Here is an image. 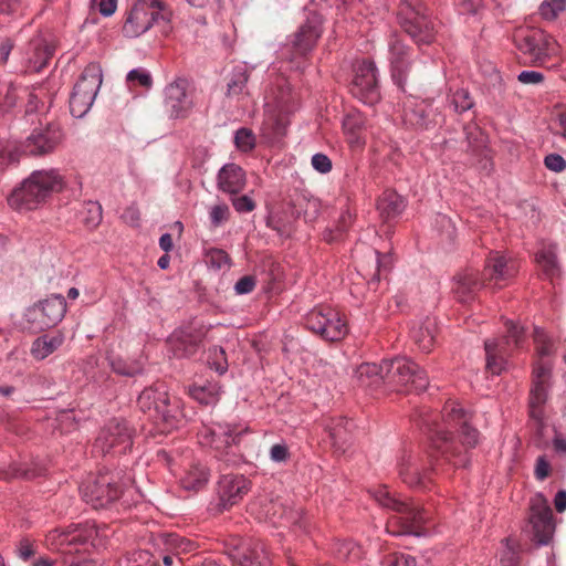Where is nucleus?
<instances>
[{"mask_svg": "<svg viewBox=\"0 0 566 566\" xmlns=\"http://www.w3.org/2000/svg\"><path fill=\"white\" fill-rule=\"evenodd\" d=\"M247 185L245 171L237 164L223 165L217 175V187L228 195H239Z\"/></svg>", "mask_w": 566, "mask_h": 566, "instance_id": "29", "label": "nucleus"}, {"mask_svg": "<svg viewBox=\"0 0 566 566\" xmlns=\"http://www.w3.org/2000/svg\"><path fill=\"white\" fill-rule=\"evenodd\" d=\"M518 272L514 259L500 251H491L485 260L482 279L492 289H502L512 281Z\"/></svg>", "mask_w": 566, "mask_h": 566, "instance_id": "20", "label": "nucleus"}, {"mask_svg": "<svg viewBox=\"0 0 566 566\" xmlns=\"http://www.w3.org/2000/svg\"><path fill=\"white\" fill-rule=\"evenodd\" d=\"M354 424L350 420L338 419L329 429V436L335 449L345 453L352 444V429Z\"/></svg>", "mask_w": 566, "mask_h": 566, "instance_id": "40", "label": "nucleus"}, {"mask_svg": "<svg viewBox=\"0 0 566 566\" xmlns=\"http://www.w3.org/2000/svg\"><path fill=\"white\" fill-rule=\"evenodd\" d=\"M209 218L211 226L213 228H218L224 222H227L230 218V208L227 203L221 202L213 205L209 209Z\"/></svg>", "mask_w": 566, "mask_h": 566, "instance_id": "55", "label": "nucleus"}, {"mask_svg": "<svg viewBox=\"0 0 566 566\" xmlns=\"http://www.w3.org/2000/svg\"><path fill=\"white\" fill-rule=\"evenodd\" d=\"M250 488V481L243 475L224 474L220 476L217 483V511L223 512L239 503Z\"/></svg>", "mask_w": 566, "mask_h": 566, "instance_id": "22", "label": "nucleus"}, {"mask_svg": "<svg viewBox=\"0 0 566 566\" xmlns=\"http://www.w3.org/2000/svg\"><path fill=\"white\" fill-rule=\"evenodd\" d=\"M195 88L190 81L179 76L164 88V107L170 118L179 119L189 116L195 107Z\"/></svg>", "mask_w": 566, "mask_h": 566, "instance_id": "16", "label": "nucleus"}, {"mask_svg": "<svg viewBox=\"0 0 566 566\" xmlns=\"http://www.w3.org/2000/svg\"><path fill=\"white\" fill-rule=\"evenodd\" d=\"M544 164L547 169L560 172L566 168V160L558 154H549L545 157Z\"/></svg>", "mask_w": 566, "mask_h": 566, "instance_id": "63", "label": "nucleus"}, {"mask_svg": "<svg viewBox=\"0 0 566 566\" xmlns=\"http://www.w3.org/2000/svg\"><path fill=\"white\" fill-rule=\"evenodd\" d=\"M382 566H417V560L406 553H392L385 557Z\"/></svg>", "mask_w": 566, "mask_h": 566, "instance_id": "56", "label": "nucleus"}, {"mask_svg": "<svg viewBox=\"0 0 566 566\" xmlns=\"http://www.w3.org/2000/svg\"><path fill=\"white\" fill-rule=\"evenodd\" d=\"M470 415L455 401H449L441 411V421L432 413L421 415V424L427 428L432 447L454 467H465L468 460L461 448H474L479 431L470 426Z\"/></svg>", "mask_w": 566, "mask_h": 566, "instance_id": "1", "label": "nucleus"}, {"mask_svg": "<svg viewBox=\"0 0 566 566\" xmlns=\"http://www.w3.org/2000/svg\"><path fill=\"white\" fill-rule=\"evenodd\" d=\"M133 444V431L123 419H112L101 429L94 450L102 455L109 452L125 453Z\"/></svg>", "mask_w": 566, "mask_h": 566, "instance_id": "18", "label": "nucleus"}, {"mask_svg": "<svg viewBox=\"0 0 566 566\" xmlns=\"http://www.w3.org/2000/svg\"><path fill=\"white\" fill-rule=\"evenodd\" d=\"M191 398L201 405H214L219 400V387L217 384L192 386L189 389Z\"/></svg>", "mask_w": 566, "mask_h": 566, "instance_id": "42", "label": "nucleus"}, {"mask_svg": "<svg viewBox=\"0 0 566 566\" xmlns=\"http://www.w3.org/2000/svg\"><path fill=\"white\" fill-rule=\"evenodd\" d=\"M248 432V427L243 424H231L216 422L203 426L198 437L203 447H209L218 452L227 450L240 442L241 437Z\"/></svg>", "mask_w": 566, "mask_h": 566, "instance_id": "19", "label": "nucleus"}, {"mask_svg": "<svg viewBox=\"0 0 566 566\" xmlns=\"http://www.w3.org/2000/svg\"><path fill=\"white\" fill-rule=\"evenodd\" d=\"M159 539L172 551L174 554L190 553L196 548V544L178 534H161Z\"/></svg>", "mask_w": 566, "mask_h": 566, "instance_id": "43", "label": "nucleus"}, {"mask_svg": "<svg viewBox=\"0 0 566 566\" xmlns=\"http://www.w3.org/2000/svg\"><path fill=\"white\" fill-rule=\"evenodd\" d=\"M64 139L60 124L49 123L45 126L33 128L30 135L18 147L15 144H0V158L2 163H17L19 153L31 157L48 156L56 150Z\"/></svg>", "mask_w": 566, "mask_h": 566, "instance_id": "6", "label": "nucleus"}, {"mask_svg": "<svg viewBox=\"0 0 566 566\" xmlns=\"http://www.w3.org/2000/svg\"><path fill=\"white\" fill-rule=\"evenodd\" d=\"M534 342L541 360L536 363L533 369V386L530 392V415L533 419L541 421L543 419V406L547 400L552 376V364L548 360H544V358L554 353V346L545 331L539 327L534 328Z\"/></svg>", "mask_w": 566, "mask_h": 566, "instance_id": "7", "label": "nucleus"}, {"mask_svg": "<svg viewBox=\"0 0 566 566\" xmlns=\"http://www.w3.org/2000/svg\"><path fill=\"white\" fill-rule=\"evenodd\" d=\"M118 480L119 474L111 471L88 476L80 486L83 500L96 510L107 507L123 492L124 484H119Z\"/></svg>", "mask_w": 566, "mask_h": 566, "instance_id": "9", "label": "nucleus"}, {"mask_svg": "<svg viewBox=\"0 0 566 566\" xmlns=\"http://www.w3.org/2000/svg\"><path fill=\"white\" fill-rule=\"evenodd\" d=\"M137 403L139 409L149 413L155 422H163L170 427L176 424L181 415L179 400L169 396L164 382H156L145 388L138 396Z\"/></svg>", "mask_w": 566, "mask_h": 566, "instance_id": "8", "label": "nucleus"}, {"mask_svg": "<svg viewBox=\"0 0 566 566\" xmlns=\"http://www.w3.org/2000/svg\"><path fill=\"white\" fill-rule=\"evenodd\" d=\"M234 144L240 151L248 153L255 147V136L249 128H239L234 134Z\"/></svg>", "mask_w": 566, "mask_h": 566, "instance_id": "54", "label": "nucleus"}, {"mask_svg": "<svg viewBox=\"0 0 566 566\" xmlns=\"http://www.w3.org/2000/svg\"><path fill=\"white\" fill-rule=\"evenodd\" d=\"M357 378L360 384L366 387L378 386L381 382H387V375L385 371V360L379 364L365 363L361 364L356 370Z\"/></svg>", "mask_w": 566, "mask_h": 566, "instance_id": "39", "label": "nucleus"}, {"mask_svg": "<svg viewBox=\"0 0 566 566\" xmlns=\"http://www.w3.org/2000/svg\"><path fill=\"white\" fill-rule=\"evenodd\" d=\"M109 365L114 373L122 375V376H127V377H133L137 374H140L143 370V368L139 364L127 363L126 360H124L119 357L111 358Z\"/></svg>", "mask_w": 566, "mask_h": 566, "instance_id": "52", "label": "nucleus"}, {"mask_svg": "<svg viewBox=\"0 0 566 566\" xmlns=\"http://www.w3.org/2000/svg\"><path fill=\"white\" fill-rule=\"evenodd\" d=\"M232 196L233 197L231 198V203L237 212L247 213L253 211L256 208L255 201L251 195Z\"/></svg>", "mask_w": 566, "mask_h": 566, "instance_id": "57", "label": "nucleus"}, {"mask_svg": "<svg viewBox=\"0 0 566 566\" xmlns=\"http://www.w3.org/2000/svg\"><path fill=\"white\" fill-rule=\"evenodd\" d=\"M305 327L323 339L337 342L343 339L348 327L338 311L329 306H317L304 316Z\"/></svg>", "mask_w": 566, "mask_h": 566, "instance_id": "12", "label": "nucleus"}, {"mask_svg": "<svg viewBox=\"0 0 566 566\" xmlns=\"http://www.w3.org/2000/svg\"><path fill=\"white\" fill-rule=\"evenodd\" d=\"M431 114L430 104L426 101H418L412 96L403 101V122L417 128H426Z\"/></svg>", "mask_w": 566, "mask_h": 566, "instance_id": "31", "label": "nucleus"}, {"mask_svg": "<svg viewBox=\"0 0 566 566\" xmlns=\"http://www.w3.org/2000/svg\"><path fill=\"white\" fill-rule=\"evenodd\" d=\"M321 34L322 29L318 17H308L290 38V43L293 49L290 61L294 62L296 57H305L314 49Z\"/></svg>", "mask_w": 566, "mask_h": 566, "instance_id": "24", "label": "nucleus"}, {"mask_svg": "<svg viewBox=\"0 0 566 566\" xmlns=\"http://www.w3.org/2000/svg\"><path fill=\"white\" fill-rule=\"evenodd\" d=\"M436 329V319L431 317L412 327L411 337L420 350L429 353L433 348Z\"/></svg>", "mask_w": 566, "mask_h": 566, "instance_id": "36", "label": "nucleus"}, {"mask_svg": "<svg viewBox=\"0 0 566 566\" xmlns=\"http://www.w3.org/2000/svg\"><path fill=\"white\" fill-rule=\"evenodd\" d=\"M363 124L364 122L359 114H347L344 117L343 129L352 146H361L364 144V138L360 136Z\"/></svg>", "mask_w": 566, "mask_h": 566, "instance_id": "41", "label": "nucleus"}, {"mask_svg": "<svg viewBox=\"0 0 566 566\" xmlns=\"http://www.w3.org/2000/svg\"><path fill=\"white\" fill-rule=\"evenodd\" d=\"M289 126V116L282 109H276L266 105L264 119L262 123V133L270 139H276L285 135Z\"/></svg>", "mask_w": 566, "mask_h": 566, "instance_id": "32", "label": "nucleus"}, {"mask_svg": "<svg viewBox=\"0 0 566 566\" xmlns=\"http://www.w3.org/2000/svg\"><path fill=\"white\" fill-rule=\"evenodd\" d=\"M401 27L415 42L428 44L434 40L436 31L431 20L424 14L420 0H401Z\"/></svg>", "mask_w": 566, "mask_h": 566, "instance_id": "14", "label": "nucleus"}, {"mask_svg": "<svg viewBox=\"0 0 566 566\" xmlns=\"http://www.w3.org/2000/svg\"><path fill=\"white\" fill-rule=\"evenodd\" d=\"M270 459L275 463H285L290 457V449L284 441L275 443L269 451Z\"/></svg>", "mask_w": 566, "mask_h": 566, "instance_id": "58", "label": "nucleus"}, {"mask_svg": "<svg viewBox=\"0 0 566 566\" xmlns=\"http://www.w3.org/2000/svg\"><path fill=\"white\" fill-rule=\"evenodd\" d=\"M107 527L99 528L95 522L85 521L78 524H71L66 528H55L45 537L50 549L61 552L64 557L61 566H97L96 563L72 556L73 551L78 552L76 546L91 544L94 547L102 546L107 538Z\"/></svg>", "mask_w": 566, "mask_h": 566, "instance_id": "2", "label": "nucleus"}, {"mask_svg": "<svg viewBox=\"0 0 566 566\" xmlns=\"http://www.w3.org/2000/svg\"><path fill=\"white\" fill-rule=\"evenodd\" d=\"M334 554L340 562L355 564L360 558L361 549L356 543L347 541L337 544Z\"/></svg>", "mask_w": 566, "mask_h": 566, "instance_id": "45", "label": "nucleus"}, {"mask_svg": "<svg viewBox=\"0 0 566 566\" xmlns=\"http://www.w3.org/2000/svg\"><path fill=\"white\" fill-rule=\"evenodd\" d=\"M117 566H158V560L147 551H137L120 558Z\"/></svg>", "mask_w": 566, "mask_h": 566, "instance_id": "47", "label": "nucleus"}, {"mask_svg": "<svg viewBox=\"0 0 566 566\" xmlns=\"http://www.w3.org/2000/svg\"><path fill=\"white\" fill-rule=\"evenodd\" d=\"M248 72L244 67L239 66L235 67L232 72L231 78L227 85V95L228 96H238L242 94L245 90L248 83Z\"/></svg>", "mask_w": 566, "mask_h": 566, "instance_id": "46", "label": "nucleus"}, {"mask_svg": "<svg viewBox=\"0 0 566 566\" xmlns=\"http://www.w3.org/2000/svg\"><path fill=\"white\" fill-rule=\"evenodd\" d=\"M352 93L364 104L374 105L379 101L378 72L373 61H363L356 65Z\"/></svg>", "mask_w": 566, "mask_h": 566, "instance_id": "21", "label": "nucleus"}, {"mask_svg": "<svg viewBox=\"0 0 566 566\" xmlns=\"http://www.w3.org/2000/svg\"><path fill=\"white\" fill-rule=\"evenodd\" d=\"M127 81L138 82L140 86L149 88L153 85V78L148 71L143 69H134L128 72Z\"/></svg>", "mask_w": 566, "mask_h": 566, "instance_id": "61", "label": "nucleus"}, {"mask_svg": "<svg viewBox=\"0 0 566 566\" xmlns=\"http://www.w3.org/2000/svg\"><path fill=\"white\" fill-rule=\"evenodd\" d=\"M484 284L478 272L469 269L454 276L452 291L459 302L465 303L471 301Z\"/></svg>", "mask_w": 566, "mask_h": 566, "instance_id": "30", "label": "nucleus"}, {"mask_svg": "<svg viewBox=\"0 0 566 566\" xmlns=\"http://www.w3.org/2000/svg\"><path fill=\"white\" fill-rule=\"evenodd\" d=\"M514 43L534 65H543L558 53L557 42L541 29L517 30Z\"/></svg>", "mask_w": 566, "mask_h": 566, "instance_id": "10", "label": "nucleus"}, {"mask_svg": "<svg viewBox=\"0 0 566 566\" xmlns=\"http://www.w3.org/2000/svg\"><path fill=\"white\" fill-rule=\"evenodd\" d=\"M206 263L214 270H222L230 268L231 259L226 251L212 248L206 253Z\"/></svg>", "mask_w": 566, "mask_h": 566, "instance_id": "49", "label": "nucleus"}, {"mask_svg": "<svg viewBox=\"0 0 566 566\" xmlns=\"http://www.w3.org/2000/svg\"><path fill=\"white\" fill-rule=\"evenodd\" d=\"M19 91L28 93L27 90H20L12 83L0 85V111L9 112L17 105L18 99L21 97Z\"/></svg>", "mask_w": 566, "mask_h": 566, "instance_id": "44", "label": "nucleus"}, {"mask_svg": "<svg viewBox=\"0 0 566 566\" xmlns=\"http://www.w3.org/2000/svg\"><path fill=\"white\" fill-rule=\"evenodd\" d=\"M530 523L533 530L532 539L539 546L547 545L553 537L555 524L552 509L542 496L531 505Z\"/></svg>", "mask_w": 566, "mask_h": 566, "instance_id": "23", "label": "nucleus"}, {"mask_svg": "<svg viewBox=\"0 0 566 566\" xmlns=\"http://www.w3.org/2000/svg\"><path fill=\"white\" fill-rule=\"evenodd\" d=\"M63 187V177L56 169L35 170L13 189L8 203L15 210H32Z\"/></svg>", "mask_w": 566, "mask_h": 566, "instance_id": "4", "label": "nucleus"}, {"mask_svg": "<svg viewBox=\"0 0 566 566\" xmlns=\"http://www.w3.org/2000/svg\"><path fill=\"white\" fill-rule=\"evenodd\" d=\"M209 470L202 464H193L185 471L180 479V485L189 492H199L209 481Z\"/></svg>", "mask_w": 566, "mask_h": 566, "instance_id": "38", "label": "nucleus"}, {"mask_svg": "<svg viewBox=\"0 0 566 566\" xmlns=\"http://www.w3.org/2000/svg\"><path fill=\"white\" fill-rule=\"evenodd\" d=\"M65 336L57 331L36 337L31 345V355L36 360H43L55 353L64 343Z\"/></svg>", "mask_w": 566, "mask_h": 566, "instance_id": "35", "label": "nucleus"}, {"mask_svg": "<svg viewBox=\"0 0 566 566\" xmlns=\"http://www.w3.org/2000/svg\"><path fill=\"white\" fill-rule=\"evenodd\" d=\"M551 472V464L546 460L544 455H541L536 460L534 474L535 478L539 481H544Z\"/></svg>", "mask_w": 566, "mask_h": 566, "instance_id": "64", "label": "nucleus"}, {"mask_svg": "<svg viewBox=\"0 0 566 566\" xmlns=\"http://www.w3.org/2000/svg\"><path fill=\"white\" fill-rule=\"evenodd\" d=\"M172 13L161 0H137L125 13L122 32L124 36L135 39L158 25L163 35L171 32Z\"/></svg>", "mask_w": 566, "mask_h": 566, "instance_id": "5", "label": "nucleus"}, {"mask_svg": "<svg viewBox=\"0 0 566 566\" xmlns=\"http://www.w3.org/2000/svg\"><path fill=\"white\" fill-rule=\"evenodd\" d=\"M450 103L457 113H464L474 105L472 96L465 88H459L453 92L450 97Z\"/></svg>", "mask_w": 566, "mask_h": 566, "instance_id": "50", "label": "nucleus"}, {"mask_svg": "<svg viewBox=\"0 0 566 566\" xmlns=\"http://www.w3.org/2000/svg\"><path fill=\"white\" fill-rule=\"evenodd\" d=\"M102 70L98 64H88L76 81L70 96V111L82 118L91 109L102 84Z\"/></svg>", "mask_w": 566, "mask_h": 566, "instance_id": "11", "label": "nucleus"}, {"mask_svg": "<svg viewBox=\"0 0 566 566\" xmlns=\"http://www.w3.org/2000/svg\"><path fill=\"white\" fill-rule=\"evenodd\" d=\"M36 476V472L25 468L21 463L13 462L0 470V479L10 480L17 478L32 479Z\"/></svg>", "mask_w": 566, "mask_h": 566, "instance_id": "51", "label": "nucleus"}, {"mask_svg": "<svg viewBox=\"0 0 566 566\" xmlns=\"http://www.w3.org/2000/svg\"><path fill=\"white\" fill-rule=\"evenodd\" d=\"M506 329L504 340L488 339L484 342L486 368L493 375H500L505 369L507 364L504 358V355L507 354L506 346L514 345V347L518 348L523 345L525 339L523 326L509 321L506 323Z\"/></svg>", "mask_w": 566, "mask_h": 566, "instance_id": "17", "label": "nucleus"}, {"mask_svg": "<svg viewBox=\"0 0 566 566\" xmlns=\"http://www.w3.org/2000/svg\"><path fill=\"white\" fill-rule=\"evenodd\" d=\"M57 424L62 431L70 432L77 428V419L72 410H64L60 412L57 419Z\"/></svg>", "mask_w": 566, "mask_h": 566, "instance_id": "59", "label": "nucleus"}, {"mask_svg": "<svg viewBox=\"0 0 566 566\" xmlns=\"http://www.w3.org/2000/svg\"><path fill=\"white\" fill-rule=\"evenodd\" d=\"M203 335L205 333L202 328L197 331L195 334L188 333L186 331L175 333L169 339L174 355L177 357L191 356L196 353L197 348L201 344Z\"/></svg>", "mask_w": 566, "mask_h": 566, "instance_id": "33", "label": "nucleus"}, {"mask_svg": "<svg viewBox=\"0 0 566 566\" xmlns=\"http://www.w3.org/2000/svg\"><path fill=\"white\" fill-rule=\"evenodd\" d=\"M54 54V46L42 35H34L24 48L23 60L27 71L40 72Z\"/></svg>", "mask_w": 566, "mask_h": 566, "instance_id": "26", "label": "nucleus"}, {"mask_svg": "<svg viewBox=\"0 0 566 566\" xmlns=\"http://www.w3.org/2000/svg\"><path fill=\"white\" fill-rule=\"evenodd\" d=\"M229 558L240 566H270V557L263 543L258 539H247L228 551Z\"/></svg>", "mask_w": 566, "mask_h": 566, "instance_id": "25", "label": "nucleus"}, {"mask_svg": "<svg viewBox=\"0 0 566 566\" xmlns=\"http://www.w3.org/2000/svg\"><path fill=\"white\" fill-rule=\"evenodd\" d=\"M312 167L319 174H328L333 164L329 157L323 153H316L312 156L311 159Z\"/></svg>", "mask_w": 566, "mask_h": 566, "instance_id": "60", "label": "nucleus"}, {"mask_svg": "<svg viewBox=\"0 0 566 566\" xmlns=\"http://www.w3.org/2000/svg\"><path fill=\"white\" fill-rule=\"evenodd\" d=\"M565 9L566 0H544L538 8V13L544 20L554 21Z\"/></svg>", "mask_w": 566, "mask_h": 566, "instance_id": "48", "label": "nucleus"}, {"mask_svg": "<svg viewBox=\"0 0 566 566\" xmlns=\"http://www.w3.org/2000/svg\"><path fill=\"white\" fill-rule=\"evenodd\" d=\"M84 223L90 229H95L103 219V209L97 201H87L85 203Z\"/></svg>", "mask_w": 566, "mask_h": 566, "instance_id": "53", "label": "nucleus"}, {"mask_svg": "<svg viewBox=\"0 0 566 566\" xmlns=\"http://www.w3.org/2000/svg\"><path fill=\"white\" fill-rule=\"evenodd\" d=\"M535 262L547 280L553 282L560 276L562 271L557 260V249L555 244L542 245L535 254Z\"/></svg>", "mask_w": 566, "mask_h": 566, "instance_id": "34", "label": "nucleus"}, {"mask_svg": "<svg viewBox=\"0 0 566 566\" xmlns=\"http://www.w3.org/2000/svg\"><path fill=\"white\" fill-rule=\"evenodd\" d=\"M405 208V199L394 190L384 191L377 201V209L386 220L397 218L403 212Z\"/></svg>", "mask_w": 566, "mask_h": 566, "instance_id": "37", "label": "nucleus"}, {"mask_svg": "<svg viewBox=\"0 0 566 566\" xmlns=\"http://www.w3.org/2000/svg\"><path fill=\"white\" fill-rule=\"evenodd\" d=\"M467 139L469 145L476 150L484 145V136L479 127H467L465 128Z\"/></svg>", "mask_w": 566, "mask_h": 566, "instance_id": "62", "label": "nucleus"}, {"mask_svg": "<svg viewBox=\"0 0 566 566\" xmlns=\"http://www.w3.org/2000/svg\"><path fill=\"white\" fill-rule=\"evenodd\" d=\"M387 382L400 387H410V390L423 391L429 385L426 371L413 360L407 357L385 359Z\"/></svg>", "mask_w": 566, "mask_h": 566, "instance_id": "15", "label": "nucleus"}, {"mask_svg": "<svg viewBox=\"0 0 566 566\" xmlns=\"http://www.w3.org/2000/svg\"><path fill=\"white\" fill-rule=\"evenodd\" d=\"M389 62L391 70V77L395 84L405 92V84L409 70V52L408 48L401 42V40L392 35L389 40Z\"/></svg>", "mask_w": 566, "mask_h": 566, "instance_id": "28", "label": "nucleus"}, {"mask_svg": "<svg viewBox=\"0 0 566 566\" xmlns=\"http://www.w3.org/2000/svg\"><path fill=\"white\" fill-rule=\"evenodd\" d=\"M375 501L384 509L395 512L388 523L387 532L394 536L422 534L421 526L427 522V513L413 502L394 496L387 488L373 491Z\"/></svg>", "mask_w": 566, "mask_h": 566, "instance_id": "3", "label": "nucleus"}, {"mask_svg": "<svg viewBox=\"0 0 566 566\" xmlns=\"http://www.w3.org/2000/svg\"><path fill=\"white\" fill-rule=\"evenodd\" d=\"M399 476L410 488L426 489L431 481L430 474L437 471L431 469L420 471L416 458L411 452L403 451L398 461Z\"/></svg>", "mask_w": 566, "mask_h": 566, "instance_id": "27", "label": "nucleus"}, {"mask_svg": "<svg viewBox=\"0 0 566 566\" xmlns=\"http://www.w3.org/2000/svg\"><path fill=\"white\" fill-rule=\"evenodd\" d=\"M66 311L65 297L61 294H52L29 306L24 312V319L33 329L43 332L62 322Z\"/></svg>", "mask_w": 566, "mask_h": 566, "instance_id": "13", "label": "nucleus"}]
</instances>
